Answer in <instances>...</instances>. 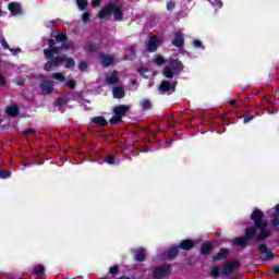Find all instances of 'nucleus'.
<instances>
[{"mask_svg":"<svg viewBox=\"0 0 279 279\" xmlns=\"http://www.w3.org/2000/svg\"><path fill=\"white\" fill-rule=\"evenodd\" d=\"M54 38L56 40L49 39L48 41L50 49L44 50L45 58L50 60L45 64V71H52L53 69L61 66V64H63L65 69H73V66H75V60L73 58L66 56L54 57L58 56L60 51L74 49L73 44H66V35L63 33L57 34Z\"/></svg>","mask_w":279,"mask_h":279,"instance_id":"nucleus-1","label":"nucleus"},{"mask_svg":"<svg viewBox=\"0 0 279 279\" xmlns=\"http://www.w3.org/2000/svg\"><path fill=\"white\" fill-rule=\"evenodd\" d=\"M263 217H265V215L262 210L256 209L253 211L251 219L254 221L255 228L245 231L246 239H254V236H256L257 241H265V239L269 236L267 222L263 221Z\"/></svg>","mask_w":279,"mask_h":279,"instance_id":"nucleus-2","label":"nucleus"},{"mask_svg":"<svg viewBox=\"0 0 279 279\" xmlns=\"http://www.w3.org/2000/svg\"><path fill=\"white\" fill-rule=\"evenodd\" d=\"M110 14H113L114 21H123V11L121 4L117 2L109 3L98 13V16L100 19H107V16H110Z\"/></svg>","mask_w":279,"mask_h":279,"instance_id":"nucleus-3","label":"nucleus"},{"mask_svg":"<svg viewBox=\"0 0 279 279\" xmlns=\"http://www.w3.org/2000/svg\"><path fill=\"white\" fill-rule=\"evenodd\" d=\"M239 267V262H228L225 269L220 270L217 266H213L210 268V276L213 278H219V275L222 274V276H230Z\"/></svg>","mask_w":279,"mask_h":279,"instance_id":"nucleus-4","label":"nucleus"},{"mask_svg":"<svg viewBox=\"0 0 279 279\" xmlns=\"http://www.w3.org/2000/svg\"><path fill=\"white\" fill-rule=\"evenodd\" d=\"M130 112V106L120 105L113 108V117L110 119L111 125H117V123H121V119L125 117Z\"/></svg>","mask_w":279,"mask_h":279,"instance_id":"nucleus-5","label":"nucleus"},{"mask_svg":"<svg viewBox=\"0 0 279 279\" xmlns=\"http://www.w3.org/2000/svg\"><path fill=\"white\" fill-rule=\"evenodd\" d=\"M182 71V62L179 60H173L169 63V66H167L163 71V75L168 77V80H171L173 77L174 73H180Z\"/></svg>","mask_w":279,"mask_h":279,"instance_id":"nucleus-6","label":"nucleus"},{"mask_svg":"<svg viewBox=\"0 0 279 279\" xmlns=\"http://www.w3.org/2000/svg\"><path fill=\"white\" fill-rule=\"evenodd\" d=\"M171 274V266L166 265V266H159L156 267L153 271V278L154 279H162L167 278Z\"/></svg>","mask_w":279,"mask_h":279,"instance_id":"nucleus-7","label":"nucleus"},{"mask_svg":"<svg viewBox=\"0 0 279 279\" xmlns=\"http://www.w3.org/2000/svg\"><path fill=\"white\" fill-rule=\"evenodd\" d=\"M162 45V38L160 37H150L147 41V50L154 52Z\"/></svg>","mask_w":279,"mask_h":279,"instance_id":"nucleus-8","label":"nucleus"},{"mask_svg":"<svg viewBox=\"0 0 279 279\" xmlns=\"http://www.w3.org/2000/svg\"><path fill=\"white\" fill-rule=\"evenodd\" d=\"M159 90L161 93H173L175 90V83L163 81L159 86Z\"/></svg>","mask_w":279,"mask_h":279,"instance_id":"nucleus-9","label":"nucleus"},{"mask_svg":"<svg viewBox=\"0 0 279 279\" xmlns=\"http://www.w3.org/2000/svg\"><path fill=\"white\" fill-rule=\"evenodd\" d=\"M40 90L43 95H49L53 90V83H51L50 81H45L40 85Z\"/></svg>","mask_w":279,"mask_h":279,"instance_id":"nucleus-10","label":"nucleus"},{"mask_svg":"<svg viewBox=\"0 0 279 279\" xmlns=\"http://www.w3.org/2000/svg\"><path fill=\"white\" fill-rule=\"evenodd\" d=\"M258 251L260 252V254H263V258L265 260H271V258H274V253L267 251V246L265 244H262L258 247Z\"/></svg>","mask_w":279,"mask_h":279,"instance_id":"nucleus-11","label":"nucleus"},{"mask_svg":"<svg viewBox=\"0 0 279 279\" xmlns=\"http://www.w3.org/2000/svg\"><path fill=\"white\" fill-rule=\"evenodd\" d=\"M9 10L13 16L22 14V12H23L21 9V4L16 3V2H11L9 4Z\"/></svg>","mask_w":279,"mask_h":279,"instance_id":"nucleus-12","label":"nucleus"},{"mask_svg":"<svg viewBox=\"0 0 279 279\" xmlns=\"http://www.w3.org/2000/svg\"><path fill=\"white\" fill-rule=\"evenodd\" d=\"M100 62H101L102 66H110L111 64L114 63V59H112L111 56L101 54L100 56Z\"/></svg>","mask_w":279,"mask_h":279,"instance_id":"nucleus-13","label":"nucleus"},{"mask_svg":"<svg viewBox=\"0 0 279 279\" xmlns=\"http://www.w3.org/2000/svg\"><path fill=\"white\" fill-rule=\"evenodd\" d=\"M92 122L94 125H97L98 128H104L105 125H108V121L104 117H96L93 118Z\"/></svg>","mask_w":279,"mask_h":279,"instance_id":"nucleus-14","label":"nucleus"},{"mask_svg":"<svg viewBox=\"0 0 279 279\" xmlns=\"http://www.w3.org/2000/svg\"><path fill=\"white\" fill-rule=\"evenodd\" d=\"M106 82L107 84H109V86H112V84H117L119 82V76H117V72H113L110 75H107Z\"/></svg>","mask_w":279,"mask_h":279,"instance_id":"nucleus-15","label":"nucleus"},{"mask_svg":"<svg viewBox=\"0 0 279 279\" xmlns=\"http://www.w3.org/2000/svg\"><path fill=\"white\" fill-rule=\"evenodd\" d=\"M272 226H274V228H278V226H279V204L276 205V207H275V211L272 215Z\"/></svg>","mask_w":279,"mask_h":279,"instance_id":"nucleus-16","label":"nucleus"},{"mask_svg":"<svg viewBox=\"0 0 279 279\" xmlns=\"http://www.w3.org/2000/svg\"><path fill=\"white\" fill-rule=\"evenodd\" d=\"M194 245H195V242L191 241V240H183L180 243L181 250H192V247H194Z\"/></svg>","mask_w":279,"mask_h":279,"instance_id":"nucleus-17","label":"nucleus"},{"mask_svg":"<svg viewBox=\"0 0 279 279\" xmlns=\"http://www.w3.org/2000/svg\"><path fill=\"white\" fill-rule=\"evenodd\" d=\"M52 80H56L57 82L64 83L66 82V76L62 72H56L51 75Z\"/></svg>","mask_w":279,"mask_h":279,"instance_id":"nucleus-18","label":"nucleus"},{"mask_svg":"<svg viewBox=\"0 0 279 279\" xmlns=\"http://www.w3.org/2000/svg\"><path fill=\"white\" fill-rule=\"evenodd\" d=\"M228 254H230V251L221 248L220 252L214 256V260H223Z\"/></svg>","mask_w":279,"mask_h":279,"instance_id":"nucleus-19","label":"nucleus"},{"mask_svg":"<svg viewBox=\"0 0 279 279\" xmlns=\"http://www.w3.org/2000/svg\"><path fill=\"white\" fill-rule=\"evenodd\" d=\"M112 93L116 99H122V97H125V92H123V88L121 87H114Z\"/></svg>","mask_w":279,"mask_h":279,"instance_id":"nucleus-20","label":"nucleus"},{"mask_svg":"<svg viewBox=\"0 0 279 279\" xmlns=\"http://www.w3.org/2000/svg\"><path fill=\"white\" fill-rule=\"evenodd\" d=\"M7 114H9V117H16V114H19V107L16 105L8 107Z\"/></svg>","mask_w":279,"mask_h":279,"instance_id":"nucleus-21","label":"nucleus"},{"mask_svg":"<svg viewBox=\"0 0 279 279\" xmlns=\"http://www.w3.org/2000/svg\"><path fill=\"white\" fill-rule=\"evenodd\" d=\"M172 44L174 45V47H182L184 45V37L182 36V34H177V37L174 38Z\"/></svg>","mask_w":279,"mask_h":279,"instance_id":"nucleus-22","label":"nucleus"},{"mask_svg":"<svg viewBox=\"0 0 279 279\" xmlns=\"http://www.w3.org/2000/svg\"><path fill=\"white\" fill-rule=\"evenodd\" d=\"M135 260L143 263L145 260V248H140L135 252Z\"/></svg>","mask_w":279,"mask_h":279,"instance_id":"nucleus-23","label":"nucleus"},{"mask_svg":"<svg viewBox=\"0 0 279 279\" xmlns=\"http://www.w3.org/2000/svg\"><path fill=\"white\" fill-rule=\"evenodd\" d=\"M134 56H136V51L134 50L133 47L125 49L124 57L126 58V60H132Z\"/></svg>","mask_w":279,"mask_h":279,"instance_id":"nucleus-24","label":"nucleus"},{"mask_svg":"<svg viewBox=\"0 0 279 279\" xmlns=\"http://www.w3.org/2000/svg\"><path fill=\"white\" fill-rule=\"evenodd\" d=\"M153 62L154 64H157V66H162V64L165 63V57L157 54L153 59Z\"/></svg>","mask_w":279,"mask_h":279,"instance_id":"nucleus-25","label":"nucleus"},{"mask_svg":"<svg viewBox=\"0 0 279 279\" xmlns=\"http://www.w3.org/2000/svg\"><path fill=\"white\" fill-rule=\"evenodd\" d=\"M138 73L143 77H150V75H151V71H149L148 68H141V69H138Z\"/></svg>","mask_w":279,"mask_h":279,"instance_id":"nucleus-26","label":"nucleus"},{"mask_svg":"<svg viewBox=\"0 0 279 279\" xmlns=\"http://www.w3.org/2000/svg\"><path fill=\"white\" fill-rule=\"evenodd\" d=\"M141 108H144V110H149V108H151V100L149 99H143L140 102Z\"/></svg>","mask_w":279,"mask_h":279,"instance_id":"nucleus-27","label":"nucleus"},{"mask_svg":"<svg viewBox=\"0 0 279 279\" xmlns=\"http://www.w3.org/2000/svg\"><path fill=\"white\" fill-rule=\"evenodd\" d=\"M168 258H174V256H178V246H172L169 252L166 254Z\"/></svg>","mask_w":279,"mask_h":279,"instance_id":"nucleus-28","label":"nucleus"},{"mask_svg":"<svg viewBox=\"0 0 279 279\" xmlns=\"http://www.w3.org/2000/svg\"><path fill=\"white\" fill-rule=\"evenodd\" d=\"M76 3L80 10H86V7L88 5L87 0H76Z\"/></svg>","mask_w":279,"mask_h":279,"instance_id":"nucleus-29","label":"nucleus"},{"mask_svg":"<svg viewBox=\"0 0 279 279\" xmlns=\"http://www.w3.org/2000/svg\"><path fill=\"white\" fill-rule=\"evenodd\" d=\"M105 162H107V165H119V161H117V159L112 155H109L106 158Z\"/></svg>","mask_w":279,"mask_h":279,"instance_id":"nucleus-30","label":"nucleus"},{"mask_svg":"<svg viewBox=\"0 0 279 279\" xmlns=\"http://www.w3.org/2000/svg\"><path fill=\"white\" fill-rule=\"evenodd\" d=\"M210 247H211L210 243H204L202 245L201 253L205 255L208 254V252H210Z\"/></svg>","mask_w":279,"mask_h":279,"instance_id":"nucleus-31","label":"nucleus"},{"mask_svg":"<svg viewBox=\"0 0 279 279\" xmlns=\"http://www.w3.org/2000/svg\"><path fill=\"white\" fill-rule=\"evenodd\" d=\"M10 175H12V172H10L9 170H0L1 180H5L10 178Z\"/></svg>","mask_w":279,"mask_h":279,"instance_id":"nucleus-32","label":"nucleus"},{"mask_svg":"<svg viewBox=\"0 0 279 279\" xmlns=\"http://www.w3.org/2000/svg\"><path fill=\"white\" fill-rule=\"evenodd\" d=\"M45 271V267L39 265L34 269V272L36 274V276H40V274H43Z\"/></svg>","mask_w":279,"mask_h":279,"instance_id":"nucleus-33","label":"nucleus"},{"mask_svg":"<svg viewBox=\"0 0 279 279\" xmlns=\"http://www.w3.org/2000/svg\"><path fill=\"white\" fill-rule=\"evenodd\" d=\"M97 50V46H95V44H87L85 47V51H96Z\"/></svg>","mask_w":279,"mask_h":279,"instance_id":"nucleus-34","label":"nucleus"},{"mask_svg":"<svg viewBox=\"0 0 279 279\" xmlns=\"http://www.w3.org/2000/svg\"><path fill=\"white\" fill-rule=\"evenodd\" d=\"M246 241L247 240H245V238H236L235 239L236 245H241V246L245 245Z\"/></svg>","mask_w":279,"mask_h":279,"instance_id":"nucleus-35","label":"nucleus"},{"mask_svg":"<svg viewBox=\"0 0 279 279\" xmlns=\"http://www.w3.org/2000/svg\"><path fill=\"white\" fill-rule=\"evenodd\" d=\"M78 69L80 71H86V69H88V64H86V62L81 61L78 64Z\"/></svg>","mask_w":279,"mask_h":279,"instance_id":"nucleus-36","label":"nucleus"},{"mask_svg":"<svg viewBox=\"0 0 279 279\" xmlns=\"http://www.w3.org/2000/svg\"><path fill=\"white\" fill-rule=\"evenodd\" d=\"M173 8H175V2L170 1L167 3V10H169L171 12V10H173Z\"/></svg>","mask_w":279,"mask_h":279,"instance_id":"nucleus-37","label":"nucleus"},{"mask_svg":"<svg viewBox=\"0 0 279 279\" xmlns=\"http://www.w3.org/2000/svg\"><path fill=\"white\" fill-rule=\"evenodd\" d=\"M65 84H66V86H69L71 89L75 88V81H73V80L68 81Z\"/></svg>","mask_w":279,"mask_h":279,"instance_id":"nucleus-38","label":"nucleus"},{"mask_svg":"<svg viewBox=\"0 0 279 279\" xmlns=\"http://www.w3.org/2000/svg\"><path fill=\"white\" fill-rule=\"evenodd\" d=\"M88 19H90V14H88V12H85L82 16V21H84V23L88 22Z\"/></svg>","mask_w":279,"mask_h":279,"instance_id":"nucleus-39","label":"nucleus"},{"mask_svg":"<svg viewBox=\"0 0 279 279\" xmlns=\"http://www.w3.org/2000/svg\"><path fill=\"white\" fill-rule=\"evenodd\" d=\"M223 5V2H221V0H215L214 1V7L215 8H221Z\"/></svg>","mask_w":279,"mask_h":279,"instance_id":"nucleus-40","label":"nucleus"},{"mask_svg":"<svg viewBox=\"0 0 279 279\" xmlns=\"http://www.w3.org/2000/svg\"><path fill=\"white\" fill-rule=\"evenodd\" d=\"M0 43L4 49H8V41L5 40V38H0Z\"/></svg>","mask_w":279,"mask_h":279,"instance_id":"nucleus-41","label":"nucleus"},{"mask_svg":"<svg viewBox=\"0 0 279 279\" xmlns=\"http://www.w3.org/2000/svg\"><path fill=\"white\" fill-rule=\"evenodd\" d=\"M193 46L196 47V48L203 47L202 41H199V39H195L193 41Z\"/></svg>","mask_w":279,"mask_h":279,"instance_id":"nucleus-42","label":"nucleus"},{"mask_svg":"<svg viewBox=\"0 0 279 279\" xmlns=\"http://www.w3.org/2000/svg\"><path fill=\"white\" fill-rule=\"evenodd\" d=\"M119 271V267H117V266H112V267H110V269H109V272L110 274H117Z\"/></svg>","mask_w":279,"mask_h":279,"instance_id":"nucleus-43","label":"nucleus"},{"mask_svg":"<svg viewBox=\"0 0 279 279\" xmlns=\"http://www.w3.org/2000/svg\"><path fill=\"white\" fill-rule=\"evenodd\" d=\"M0 86H5V77H3V74H0Z\"/></svg>","mask_w":279,"mask_h":279,"instance_id":"nucleus-44","label":"nucleus"},{"mask_svg":"<svg viewBox=\"0 0 279 279\" xmlns=\"http://www.w3.org/2000/svg\"><path fill=\"white\" fill-rule=\"evenodd\" d=\"M0 86H5V77H3V74H0Z\"/></svg>","mask_w":279,"mask_h":279,"instance_id":"nucleus-45","label":"nucleus"},{"mask_svg":"<svg viewBox=\"0 0 279 279\" xmlns=\"http://www.w3.org/2000/svg\"><path fill=\"white\" fill-rule=\"evenodd\" d=\"M254 119V116H246L244 118V123H250V121H252Z\"/></svg>","mask_w":279,"mask_h":279,"instance_id":"nucleus-46","label":"nucleus"},{"mask_svg":"<svg viewBox=\"0 0 279 279\" xmlns=\"http://www.w3.org/2000/svg\"><path fill=\"white\" fill-rule=\"evenodd\" d=\"M10 51L13 53V56H16V53H21V48L10 49Z\"/></svg>","mask_w":279,"mask_h":279,"instance_id":"nucleus-47","label":"nucleus"},{"mask_svg":"<svg viewBox=\"0 0 279 279\" xmlns=\"http://www.w3.org/2000/svg\"><path fill=\"white\" fill-rule=\"evenodd\" d=\"M98 5H99V0H93L92 1V7L93 8H98Z\"/></svg>","mask_w":279,"mask_h":279,"instance_id":"nucleus-48","label":"nucleus"},{"mask_svg":"<svg viewBox=\"0 0 279 279\" xmlns=\"http://www.w3.org/2000/svg\"><path fill=\"white\" fill-rule=\"evenodd\" d=\"M272 271H274V274H276L277 276H279V265L272 267Z\"/></svg>","mask_w":279,"mask_h":279,"instance_id":"nucleus-49","label":"nucleus"},{"mask_svg":"<svg viewBox=\"0 0 279 279\" xmlns=\"http://www.w3.org/2000/svg\"><path fill=\"white\" fill-rule=\"evenodd\" d=\"M24 134H34V129H27Z\"/></svg>","mask_w":279,"mask_h":279,"instance_id":"nucleus-50","label":"nucleus"},{"mask_svg":"<svg viewBox=\"0 0 279 279\" xmlns=\"http://www.w3.org/2000/svg\"><path fill=\"white\" fill-rule=\"evenodd\" d=\"M120 279H130V278H128V277H121Z\"/></svg>","mask_w":279,"mask_h":279,"instance_id":"nucleus-51","label":"nucleus"},{"mask_svg":"<svg viewBox=\"0 0 279 279\" xmlns=\"http://www.w3.org/2000/svg\"><path fill=\"white\" fill-rule=\"evenodd\" d=\"M231 105H234V100H231Z\"/></svg>","mask_w":279,"mask_h":279,"instance_id":"nucleus-52","label":"nucleus"}]
</instances>
